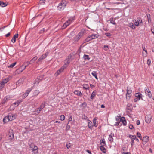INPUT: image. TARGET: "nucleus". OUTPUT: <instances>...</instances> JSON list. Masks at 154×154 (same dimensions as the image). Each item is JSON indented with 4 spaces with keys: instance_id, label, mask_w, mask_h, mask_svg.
I'll return each instance as SVG.
<instances>
[{
    "instance_id": "1",
    "label": "nucleus",
    "mask_w": 154,
    "mask_h": 154,
    "mask_svg": "<svg viewBox=\"0 0 154 154\" xmlns=\"http://www.w3.org/2000/svg\"><path fill=\"white\" fill-rule=\"evenodd\" d=\"M67 4L65 0H62L59 4L57 7V9L59 10H61L64 9Z\"/></svg>"
},
{
    "instance_id": "2",
    "label": "nucleus",
    "mask_w": 154,
    "mask_h": 154,
    "mask_svg": "<svg viewBox=\"0 0 154 154\" xmlns=\"http://www.w3.org/2000/svg\"><path fill=\"white\" fill-rule=\"evenodd\" d=\"M132 90L130 88H127V93L126 94V99L129 100L131 97Z\"/></svg>"
},
{
    "instance_id": "3",
    "label": "nucleus",
    "mask_w": 154,
    "mask_h": 154,
    "mask_svg": "<svg viewBox=\"0 0 154 154\" xmlns=\"http://www.w3.org/2000/svg\"><path fill=\"white\" fill-rule=\"evenodd\" d=\"M74 18H71L69 19L66 22L63 24V28H66L68 26H69L74 20Z\"/></svg>"
},
{
    "instance_id": "4",
    "label": "nucleus",
    "mask_w": 154,
    "mask_h": 154,
    "mask_svg": "<svg viewBox=\"0 0 154 154\" xmlns=\"http://www.w3.org/2000/svg\"><path fill=\"white\" fill-rule=\"evenodd\" d=\"M152 116L150 114L146 115L145 117V122L148 124H149L151 121Z\"/></svg>"
},
{
    "instance_id": "5",
    "label": "nucleus",
    "mask_w": 154,
    "mask_h": 154,
    "mask_svg": "<svg viewBox=\"0 0 154 154\" xmlns=\"http://www.w3.org/2000/svg\"><path fill=\"white\" fill-rule=\"evenodd\" d=\"M48 53L46 52L45 54H44L43 55H42L38 59L36 63H38L39 62H40L42 60H43L45 58H46L47 55H48Z\"/></svg>"
},
{
    "instance_id": "6",
    "label": "nucleus",
    "mask_w": 154,
    "mask_h": 154,
    "mask_svg": "<svg viewBox=\"0 0 154 154\" xmlns=\"http://www.w3.org/2000/svg\"><path fill=\"white\" fill-rule=\"evenodd\" d=\"M8 116L10 121H11L14 120L16 119V115L13 114L11 113H8Z\"/></svg>"
},
{
    "instance_id": "7",
    "label": "nucleus",
    "mask_w": 154,
    "mask_h": 154,
    "mask_svg": "<svg viewBox=\"0 0 154 154\" xmlns=\"http://www.w3.org/2000/svg\"><path fill=\"white\" fill-rule=\"evenodd\" d=\"M142 23V21L140 18H137V20H135L134 23L136 26H138L139 24Z\"/></svg>"
},
{
    "instance_id": "8",
    "label": "nucleus",
    "mask_w": 154,
    "mask_h": 154,
    "mask_svg": "<svg viewBox=\"0 0 154 154\" xmlns=\"http://www.w3.org/2000/svg\"><path fill=\"white\" fill-rule=\"evenodd\" d=\"M145 93L146 95L148 96L149 98H151L152 97V95L149 89H146L145 90Z\"/></svg>"
},
{
    "instance_id": "9",
    "label": "nucleus",
    "mask_w": 154,
    "mask_h": 154,
    "mask_svg": "<svg viewBox=\"0 0 154 154\" xmlns=\"http://www.w3.org/2000/svg\"><path fill=\"white\" fill-rule=\"evenodd\" d=\"M142 140L143 141V145H144L149 141V137L148 136H146L143 137Z\"/></svg>"
},
{
    "instance_id": "10",
    "label": "nucleus",
    "mask_w": 154,
    "mask_h": 154,
    "mask_svg": "<svg viewBox=\"0 0 154 154\" xmlns=\"http://www.w3.org/2000/svg\"><path fill=\"white\" fill-rule=\"evenodd\" d=\"M9 138L11 139H12L14 138V134L12 129H11L9 130Z\"/></svg>"
},
{
    "instance_id": "11",
    "label": "nucleus",
    "mask_w": 154,
    "mask_h": 154,
    "mask_svg": "<svg viewBox=\"0 0 154 154\" xmlns=\"http://www.w3.org/2000/svg\"><path fill=\"white\" fill-rule=\"evenodd\" d=\"M69 63V58L66 59L64 61V64L63 66V68L66 69Z\"/></svg>"
},
{
    "instance_id": "12",
    "label": "nucleus",
    "mask_w": 154,
    "mask_h": 154,
    "mask_svg": "<svg viewBox=\"0 0 154 154\" xmlns=\"http://www.w3.org/2000/svg\"><path fill=\"white\" fill-rule=\"evenodd\" d=\"M65 69L64 68H63V66H62L60 69L57 70V72L55 73V75L56 76H57L62 72H63Z\"/></svg>"
},
{
    "instance_id": "13",
    "label": "nucleus",
    "mask_w": 154,
    "mask_h": 154,
    "mask_svg": "<svg viewBox=\"0 0 154 154\" xmlns=\"http://www.w3.org/2000/svg\"><path fill=\"white\" fill-rule=\"evenodd\" d=\"M134 95L135 97L140 100L142 98V95L140 93H136Z\"/></svg>"
},
{
    "instance_id": "14",
    "label": "nucleus",
    "mask_w": 154,
    "mask_h": 154,
    "mask_svg": "<svg viewBox=\"0 0 154 154\" xmlns=\"http://www.w3.org/2000/svg\"><path fill=\"white\" fill-rule=\"evenodd\" d=\"M100 144L101 146H106V144L104 138L101 139L100 140Z\"/></svg>"
},
{
    "instance_id": "15",
    "label": "nucleus",
    "mask_w": 154,
    "mask_h": 154,
    "mask_svg": "<svg viewBox=\"0 0 154 154\" xmlns=\"http://www.w3.org/2000/svg\"><path fill=\"white\" fill-rule=\"evenodd\" d=\"M25 69V67H24L23 65H22L19 68L17 69V72H21Z\"/></svg>"
},
{
    "instance_id": "16",
    "label": "nucleus",
    "mask_w": 154,
    "mask_h": 154,
    "mask_svg": "<svg viewBox=\"0 0 154 154\" xmlns=\"http://www.w3.org/2000/svg\"><path fill=\"white\" fill-rule=\"evenodd\" d=\"M42 78L40 76L38 77V78L36 79L34 84L36 85H38L40 81L42 80Z\"/></svg>"
},
{
    "instance_id": "17",
    "label": "nucleus",
    "mask_w": 154,
    "mask_h": 154,
    "mask_svg": "<svg viewBox=\"0 0 154 154\" xmlns=\"http://www.w3.org/2000/svg\"><path fill=\"white\" fill-rule=\"evenodd\" d=\"M120 121L122 122L123 125L124 126H125L126 125L127 122L124 117H122L121 118Z\"/></svg>"
},
{
    "instance_id": "18",
    "label": "nucleus",
    "mask_w": 154,
    "mask_h": 154,
    "mask_svg": "<svg viewBox=\"0 0 154 154\" xmlns=\"http://www.w3.org/2000/svg\"><path fill=\"white\" fill-rule=\"evenodd\" d=\"M74 93L75 94L80 97H81L82 95L81 92L79 90H75Z\"/></svg>"
},
{
    "instance_id": "19",
    "label": "nucleus",
    "mask_w": 154,
    "mask_h": 154,
    "mask_svg": "<svg viewBox=\"0 0 154 154\" xmlns=\"http://www.w3.org/2000/svg\"><path fill=\"white\" fill-rule=\"evenodd\" d=\"M143 49V51L142 52V55L143 56L145 57H146L147 55V52L146 50H145L144 49V47H142Z\"/></svg>"
},
{
    "instance_id": "20",
    "label": "nucleus",
    "mask_w": 154,
    "mask_h": 154,
    "mask_svg": "<svg viewBox=\"0 0 154 154\" xmlns=\"http://www.w3.org/2000/svg\"><path fill=\"white\" fill-rule=\"evenodd\" d=\"M97 118L95 117L93 119V126L95 127H97L98 125V123L97 122Z\"/></svg>"
},
{
    "instance_id": "21",
    "label": "nucleus",
    "mask_w": 154,
    "mask_h": 154,
    "mask_svg": "<svg viewBox=\"0 0 154 154\" xmlns=\"http://www.w3.org/2000/svg\"><path fill=\"white\" fill-rule=\"evenodd\" d=\"M18 36V34L17 33L15 34L13 36L12 39L11 40V41L13 43H14L16 41V38H17Z\"/></svg>"
},
{
    "instance_id": "22",
    "label": "nucleus",
    "mask_w": 154,
    "mask_h": 154,
    "mask_svg": "<svg viewBox=\"0 0 154 154\" xmlns=\"http://www.w3.org/2000/svg\"><path fill=\"white\" fill-rule=\"evenodd\" d=\"M85 30L83 29H82L81 31L78 33V35H79L80 37L82 36L83 34L85 33Z\"/></svg>"
},
{
    "instance_id": "23",
    "label": "nucleus",
    "mask_w": 154,
    "mask_h": 154,
    "mask_svg": "<svg viewBox=\"0 0 154 154\" xmlns=\"http://www.w3.org/2000/svg\"><path fill=\"white\" fill-rule=\"evenodd\" d=\"M38 58L37 56H35L30 61V62H29V64H32L34 63L35 61L37 60Z\"/></svg>"
},
{
    "instance_id": "24",
    "label": "nucleus",
    "mask_w": 154,
    "mask_h": 154,
    "mask_svg": "<svg viewBox=\"0 0 154 154\" xmlns=\"http://www.w3.org/2000/svg\"><path fill=\"white\" fill-rule=\"evenodd\" d=\"M81 38L79 35H77L75 37L73 38V40L74 42H75L78 41Z\"/></svg>"
},
{
    "instance_id": "25",
    "label": "nucleus",
    "mask_w": 154,
    "mask_h": 154,
    "mask_svg": "<svg viewBox=\"0 0 154 154\" xmlns=\"http://www.w3.org/2000/svg\"><path fill=\"white\" fill-rule=\"evenodd\" d=\"M41 109L39 107L36 108L34 111L35 114L36 115H38L39 114Z\"/></svg>"
},
{
    "instance_id": "26",
    "label": "nucleus",
    "mask_w": 154,
    "mask_h": 154,
    "mask_svg": "<svg viewBox=\"0 0 154 154\" xmlns=\"http://www.w3.org/2000/svg\"><path fill=\"white\" fill-rule=\"evenodd\" d=\"M105 146H100V149L101 151L103 153H106V149L104 147Z\"/></svg>"
},
{
    "instance_id": "27",
    "label": "nucleus",
    "mask_w": 154,
    "mask_h": 154,
    "mask_svg": "<svg viewBox=\"0 0 154 154\" xmlns=\"http://www.w3.org/2000/svg\"><path fill=\"white\" fill-rule=\"evenodd\" d=\"M3 121L4 122L6 123L10 121L8 116L5 117L3 119Z\"/></svg>"
},
{
    "instance_id": "28",
    "label": "nucleus",
    "mask_w": 154,
    "mask_h": 154,
    "mask_svg": "<svg viewBox=\"0 0 154 154\" xmlns=\"http://www.w3.org/2000/svg\"><path fill=\"white\" fill-rule=\"evenodd\" d=\"M82 86H83V89H84L86 90H89L90 88L89 85H88V84H83V85Z\"/></svg>"
},
{
    "instance_id": "29",
    "label": "nucleus",
    "mask_w": 154,
    "mask_h": 154,
    "mask_svg": "<svg viewBox=\"0 0 154 154\" xmlns=\"http://www.w3.org/2000/svg\"><path fill=\"white\" fill-rule=\"evenodd\" d=\"M88 127L90 129H92L93 126H94L92 125V123L90 120H88Z\"/></svg>"
},
{
    "instance_id": "30",
    "label": "nucleus",
    "mask_w": 154,
    "mask_h": 154,
    "mask_svg": "<svg viewBox=\"0 0 154 154\" xmlns=\"http://www.w3.org/2000/svg\"><path fill=\"white\" fill-rule=\"evenodd\" d=\"M7 5V4L6 3L4 2H3L0 1V6L2 7H5Z\"/></svg>"
},
{
    "instance_id": "31",
    "label": "nucleus",
    "mask_w": 154,
    "mask_h": 154,
    "mask_svg": "<svg viewBox=\"0 0 154 154\" xmlns=\"http://www.w3.org/2000/svg\"><path fill=\"white\" fill-rule=\"evenodd\" d=\"M9 78H7L3 79L2 82L5 84L7 82H8L9 81Z\"/></svg>"
},
{
    "instance_id": "32",
    "label": "nucleus",
    "mask_w": 154,
    "mask_h": 154,
    "mask_svg": "<svg viewBox=\"0 0 154 154\" xmlns=\"http://www.w3.org/2000/svg\"><path fill=\"white\" fill-rule=\"evenodd\" d=\"M97 91H94L92 93L91 96V98L92 99H93V98L94 97L95 94H96Z\"/></svg>"
},
{
    "instance_id": "33",
    "label": "nucleus",
    "mask_w": 154,
    "mask_h": 154,
    "mask_svg": "<svg viewBox=\"0 0 154 154\" xmlns=\"http://www.w3.org/2000/svg\"><path fill=\"white\" fill-rule=\"evenodd\" d=\"M92 75L97 80L98 78L97 76V72L95 71H93L91 73Z\"/></svg>"
},
{
    "instance_id": "34",
    "label": "nucleus",
    "mask_w": 154,
    "mask_h": 154,
    "mask_svg": "<svg viewBox=\"0 0 154 154\" xmlns=\"http://www.w3.org/2000/svg\"><path fill=\"white\" fill-rule=\"evenodd\" d=\"M22 102V100H18L17 102H15L14 103L13 105H16L17 106H18L19 104L21 102Z\"/></svg>"
},
{
    "instance_id": "35",
    "label": "nucleus",
    "mask_w": 154,
    "mask_h": 154,
    "mask_svg": "<svg viewBox=\"0 0 154 154\" xmlns=\"http://www.w3.org/2000/svg\"><path fill=\"white\" fill-rule=\"evenodd\" d=\"M129 26L133 29H135L136 28L135 26L134 25L133 23H129Z\"/></svg>"
},
{
    "instance_id": "36",
    "label": "nucleus",
    "mask_w": 154,
    "mask_h": 154,
    "mask_svg": "<svg viewBox=\"0 0 154 154\" xmlns=\"http://www.w3.org/2000/svg\"><path fill=\"white\" fill-rule=\"evenodd\" d=\"M31 148L32 149L33 151H35L38 149L37 147L35 145H32Z\"/></svg>"
},
{
    "instance_id": "37",
    "label": "nucleus",
    "mask_w": 154,
    "mask_h": 154,
    "mask_svg": "<svg viewBox=\"0 0 154 154\" xmlns=\"http://www.w3.org/2000/svg\"><path fill=\"white\" fill-rule=\"evenodd\" d=\"M40 92L38 90H35L33 92V94L34 96H37L39 94Z\"/></svg>"
},
{
    "instance_id": "38",
    "label": "nucleus",
    "mask_w": 154,
    "mask_h": 154,
    "mask_svg": "<svg viewBox=\"0 0 154 154\" xmlns=\"http://www.w3.org/2000/svg\"><path fill=\"white\" fill-rule=\"evenodd\" d=\"M45 102H44L42 103L39 107L41 110L45 107Z\"/></svg>"
},
{
    "instance_id": "39",
    "label": "nucleus",
    "mask_w": 154,
    "mask_h": 154,
    "mask_svg": "<svg viewBox=\"0 0 154 154\" xmlns=\"http://www.w3.org/2000/svg\"><path fill=\"white\" fill-rule=\"evenodd\" d=\"M109 21H110V23L114 25H116V22L113 20V18H111Z\"/></svg>"
},
{
    "instance_id": "40",
    "label": "nucleus",
    "mask_w": 154,
    "mask_h": 154,
    "mask_svg": "<svg viewBox=\"0 0 154 154\" xmlns=\"http://www.w3.org/2000/svg\"><path fill=\"white\" fill-rule=\"evenodd\" d=\"M91 40V38L90 36H88L85 40V42H88L90 41Z\"/></svg>"
},
{
    "instance_id": "41",
    "label": "nucleus",
    "mask_w": 154,
    "mask_h": 154,
    "mask_svg": "<svg viewBox=\"0 0 154 154\" xmlns=\"http://www.w3.org/2000/svg\"><path fill=\"white\" fill-rule=\"evenodd\" d=\"M83 58L85 60L88 59V60H89L90 59L89 56L88 55L85 54L84 55Z\"/></svg>"
},
{
    "instance_id": "42",
    "label": "nucleus",
    "mask_w": 154,
    "mask_h": 154,
    "mask_svg": "<svg viewBox=\"0 0 154 154\" xmlns=\"http://www.w3.org/2000/svg\"><path fill=\"white\" fill-rule=\"evenodd\" d=\"M108 140L112 142L113 140V139L111 135H109Z\"/></svg>"
},
{
    "instance_id": "43",
    "label": "nucleus",
    "mask_w": 154,
    "mask_h": 154,
    "mask_svg": "<svg viewBox=\"0 0 154 154\" xmlns=\"http://www.w3.org/2000/svg\"><path fill=\"white\" fill-rule=\"evenodd\" d=\"M129 137L131 139V140H134V139L136 138V136L135 135H130Z\"/></svg>"
},
{
    "instance_id": "44",
    "label": "nucleus",
    "mask_w": 154,
    "mask_h": 154,
    "mask_svg": "<svg viewBox=\"0 0 154 154\" xmlns=\"http://www.w3.org/2000/svg\"><path fill=\"white\" fill-rule=\"evenodd\" d=\"M5 85L2 82L0 83V90L4 87Z\"/></svg>"
},
{
    "instance_id": "45",
    "label": "nucleus",
    "mask_w": 154,
    "mask_h": 154,
    "mask_svg": "<svg viewBox=\"0 0 154 154\" xmlns=\"http://www.w3.org/2000/svg\"><path fill=\"white\" fill-rule=\"evenodd\" d=\"M137 136L139 137L140 139L142 140V137L141 136L139 132H137Z\"/></svg>"
},
{
    "instance_id": "46",
    "label": "nucleus",
    "mask_w": 154,
    "mask_h": 154,
    "mask_svg": "<svg viewBox=\"0 0 154 154\" xmlns=\"http://www.w3.org/2000/svg\"><path fill=\"white\" fill-rule=\"evenodd\" d=\"M120 117L121 116H117L115 117V119L117 121H119V119L120 120Z\"/></svg>"
},
{
    "instance_id": "47",
    "label": "nucleus",
    "mask_w": 154,
    "mask_h": 154,
    "mask_svg": "<svg viewBox=\"0 0 154 154\" xmlns=\"http://www.w3.org/2000/svg\"><path fill=\"white\" fill-rule=\"evenodd\" d=\"M60 119L61 121H63L65 119V117L64 115H61L60 116Z\"/></svg>"
},
{
    "instance_id": "48",
    "label": "nucleus",
    "mask_w": 154,
    "mask_h": 154,
    "mask_svg": "<svg viewBox=\"0 0 154 154\" xmlns=\"http://www.w3.org/2000/svg\"><path fill=\"white\" fill-rule=\"evenodd\" d=\"M109 49L108 46L107 45H105L104 46V49L105 51H108Z\"/></svg>"
},
{
    "instance_id": "49",
    "label": "nucleus",
    "mask_w": 154,
    "mask_h": 154,
    "mask_svg": "<svg viewBox=\"0 0 154 154\" xmlns=\"http://www.w3.org/2000/svg\"><path fill=\"white\" fill-rule=\"evenodd\" d=\"M90 36L91 38V40L92 39H95L97 38L96 35H93Z\"/></svg>"
},
{
    "instance_id": "50",
    "label": "nucleus",
    "mask_w": 154,
    "mask_h": 154,
    "mask_svg": "<svg viewBox=\"0 0 154 154\" xmlns=\"http://www.w3.org/2000/svg\"><path fill=\"white\" fill-rule=\"evenodd\" d=\"M32 88H28L26 91V93H27L28 94L32 90Z\"/></svg>"
},
{
    "instance_id": "51",
    "label": "nucleus",
    "mask_w": 154,
    "mask_h": 154,
    "mask_svg": "<svg viewBox=\"0 0 154 154\" xmlns=\"http://www.w3.org/2000/svg\"><path fill=\"white\" fill-rule=\"evenodd\" d=\"M16 64V62H14L11 64L8 67L13 68Z\"/></svg>"
},
{
    "instance_id": "52",
    "label": "nucleus",
    "mask_w": 154,
    "mask_h": 154,
    "mask_svg": "<svg viewBox=\"0 0 154 154\" xmlns=\"http://www.w3.org/2000/svg\"><path fill=\"white\" fill-rule=\"evenodd\" d=\"M151 63V60L150 59H148L147 62V63L148 65H150Z\"/></svg>"
},
{
    "instance_id": "53",
    "label": "nucleus",
    "mask_w": 154,
    "mask_h": 154,
    "mask_svg": "<svg viewBox=\"0 0 154 154\" xmlns=\"http://www.w3.org/2000/svg\"><path fill=\"white\" fill-rule=\"evenodd\" d=\"M45 2V0H40L39 3L40 4H43Z\"/></svg>"
},
{
    "instance_id": "54",
    "label": "nucleus",
    "mask_w": 154,
    "mask_h": 154,
    "mask_svg": "<svg viewBox=\"0 0 154 154\" xmlns=\"http://www.w3.org/2000/svg\"><path fill=\"white\" fill-rule=\"evenodd\" d=\"M28 95V94H27V93L25 92L23 95V98H25Z\"/></svg>"
},
{
    "instance_id": "55",
    "label": "nucleus",
    "mask_w": 154,
    "mask_h": 154,
    "mask_svg": "<svg viewBox=\"0 0 154 154\" xmlns=\"http://www.w3.org/2000/svg\"><path fill=\"white\" fill-rule=\"evenodd\" d=\"M105 35L107 37H110L111 36V34L109 33H106Z\"/></svg>"
},
{
    "instance_id": "56",
    "label": "nucleus",
    "mask_w": 154,
    "mask_h": 154,
    "mask_svg": "<svg viewBox=\"0 0 154 154\" xmlns=\"http://www.w3.org/2000/svg\"><path fill=\"white\" fill-rule=\"evenodd\" d=\"M67 148L69 149L70 147V143H67L66 145Z\"/></svg>"
},
{
    "instance_id": "57",
    "label": "nucleus",
    "mask_w": 154,
    "mask_h": 154,
    "mask_svg": "<svg viewBox=\"0 0 154 154\" xmlns=\"http://www.w3.org/2000/svg\"><path fill=\"white\" fill-rule=\"evenodd\" d=\"M129 128L131 129H132L134 128V127L133 125L130 124L129 125Z\"/></svg>"
},
{
    "instance_id": "58",
    "label": "nucleus",
    "mask_w": 154,
    "mask_h": 154,
    "mask_svg": "<svg viewBox=\"0 0 154 154\" xmlns=\"http://www.w3.org/2000/svg\"><path fill=\"white\" fill-rule=\"evenodd\" d=\"M72 117L71 116H70L69 118L68 119V122H69L71 121H72Z\"/></svg>"
},
{
    "instance_id": "59",
    "label": "nucleus",
    "mask_w": 154,
    "mask_h": 154,
    "mask_svg": "<svg viewBox=\"0 0 154 154\" xmlns=\"http://www.w3.org/2000/svg\"><path fill=\"white\" fill-rule=\"evenodd\" d=\"M140 122L139 120H137L136 122V124L137 125H139L140 124Z\"/></svg>"
},
{
    "instance_id": "60",
    "label": "nucleus",
    "mask_w": 154,
    "mask_h": 154,
    "mask_svg": "<svg viewBox=\"0 0 154 154\" xmlns=\"http://www.w3.org/2000/svg\"><path fill=\"white\" fill-rule=\"evenodd\" d=\"M139 100H140L137 98H135L134 100V102H137L138 101H139Z\"/></svg>"
},
{
    "instance_id": "61",
    "label": "nucleus",
    "mask_w": 154,
    "mask_h": 154,
    "mask_svg": "<svg viewBox=\"0 0 154 154\" xmlns=\"http://www.w3.org/2000/svg\"><path fill=\"white\" fill-rule=\"evenodd\" d=\"M134 140H132L131 142V146H133L134 145Z\"/></svg>"
},
{
    "instance_id": "62",
    "label": "nucleus",
    "mask_w": 154,
    "mask_h": 154,
    "mask_svg": "<svg viewBox=\"0 0 154 154\" xmlns=\"http://www.w3.org/2000/svg\"><path fill=\"white\" fill-rule=\"evenodd\" d=\"M85 151L87 152L89 154H91V153L90 151L88 150H86Z\"/></svg>"
},
{
    "instance_id": "63",
    "label": "nucleus",
    "mask_w": 154,
    "mask_h": 154,
    "mask_svg": "<svg viewBox=\"0 0 154 154\" xmlns=\"http://www.w3.org/2000/svg\"><path fill=\"white\" fill-rule=\"evenodd\" d=\"M10 35V33H8L5 35V36L6 37H8Z\"/></svg>"
},
{
    "instance_id": "64",
    "label": "nucleus",
    "mask_w": 154,
    "mask_h": 154,
    "mask_svg": "<svg viewBox=\"0 0 154 154\" xmlns=\"http://www.w3.org/2000/svg\"><path fill=\"white\" fill-rule=\"evenodd\" d=\"M122 154H130V153L129 152H123L122 153Z\"/></svg>"
}]
</instances>
